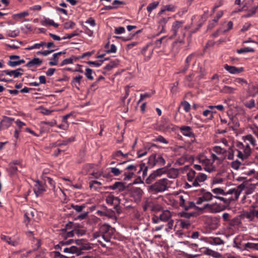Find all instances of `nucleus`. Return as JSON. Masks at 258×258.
Listing matches in <instances>:
<instances>
[{
    "instance_id": "37",
    "label": "nucleus",
    "mask_w": 258,
    "mask_h": 258,
    "mask_svg": "<svg viewBox=\"0 0 258 258\" xmlns=\"http://www.w3.org/2000/svg\"><path fill=\"white\" fill-rule=\"evenodd\" d=\"M241 217L248 219L250 221L253 220V215L251 211V208L249 211H244L241 214Z\"/></svg>"
},
{
    "instance_id": "38",
    "label": "nucleus",
    "mask_w": 258,
    "mask_h": 258,
    "mask_svg": "<svg viewBox=\"0 0 258 258\" xmlns=\"http://www.w3.org/2000/svg\"><path fill=\"white\" fill-rule=\"evenodd\" d=\"M216 113V111L209 108L203 111V115L205 117H208L209 119L212 120L214 118L213 113Z\"/></svg>"
},
{
    "instance_id": "18",
    "label": "nucleus",
    "mask_w": 258,
    "mask_h": 258,
    "mask_svg": "<svg viewBox=\"0 0 258 258\" xmlns=\"http://www.w3.org/2000/svg\"><path fill=\"white\" fill-rule=\"evenodd\" d=\"M14 120V119L13 118L5 116L0 122V131L8 128L11 125Z\"/></svg>"
},
{
    "instance_id": "23",
    "label": "nucleus",
    "mask_w": 258,
    "mask_h": 258,
    "mask_svg": "<svg viewBox=\"0 0 258 258\" xmlns=\"http://www.w3.org/2000/svg\"><path fill=\"white\" fill-rule=\"evenodd\" d=\"M213 151L224 159L227 156V151L220 146H215L213 149Z\"/></svg>"
},
{
    "instance_id": "32",
    "label": "nucleus",
    "mask_w": 258,
    "mask_h": 258,
    "mask_svg": "<svg viewBox=\"0 0 258 258\" xmlns=\"http://www.w3.org/2000/svg\"><path fill=\"white\" fill-rule=\"evenodd\" d=\"M109 188L113 190L117 189L118 191H122L124 190L125 186L121 182H116L112 185L110 186Z\"/></svg>"
},
{
    "instance_id": "56",
    "label": "nucleus",
    "mask_w": 258,
    "mask_h": 258,
    "mask_svg": "<svg viewBox=\"0 0 258 258\" xmlns=\"http://www.w3.org/2000/svg\"><path fill=\"white\" fill-rule=\"evenodd\" d=\"M254 51V49L252 48L246 47L237 50V53L240 54L246 52H253Z\"/></svg>"
},
{
    "instance_id": "45",
    "label": "nucleus",
    "mask_w": 258,
    "mask_h": 258,
    "mask_svg": "<svg viewBox=\"0 0 258 258\" xmlns=\"http://www.w3.org/2000/svg\"><path fill=\"white\" fill-rule=\"evenodd\" d=\"M7 171L10 175H13L16 174L18 169L17 167L14 166L12 164H9V167L7 169Z\"/></svg>"
},
{
    "instance_id": "8",
    "label": "nucleus",
    "mask_w": 258,
    "mask_h": 258,
    "mask_svg": "<svg viewBox=\"0 0 258 258\" xmlns=\"http://www.w3.org/2000/svg\"><path fill=\"white\" fill-rule=\"evenodd\" d=\"M113 229L108 224H104L99 228V232L106 241H109L110 237L113 233Z\"/></svg>"
},
{
    "instance_id": "19",
    "label": "nucleus",
    "mask_w": 258,
    "mask_h": 258,
    "mask_svg": "<svg viewBox=\"0 0 258 258\" xmlns=\"http://www.w3.org/2000/svg\"><path fill=\"white\" fill-rule=\"evenodd\" d=\"M237 147L238 149L242 151L243 154H244V156H246L247 158L250 155L251 149L248 143H246L245 146H244L242 143H238L237 145Z\"/></svg>"
},
{
    "instance_id": "12",
    "label": "nucleus",
    "mask_w": 258,
    "mask_h": 258,
    "mask_svg": "<svg viewBox=\"0 0 258 258\" xmlns=\"http://www.w3.org/2000/svg\"><path fill=\"white\" fill-rule=\"evenodd\" d=\"M257 8V3H254L252 0L249 1L248 3L243 7L244 10H247L248 12V13L245 16V17H250L252 15L254 14Z\"/></svg>"
},
{
    "instance_id": "31",
    "label": "nucleus",
    "mask_w": 258,
    "mask_h": 258,
    "mask_svg": "<svg viewBox=\"0 0 258 258\" xmlns=\"http://www.w3.org/2000/svg\"><path fill=\"white\" fill-rule=\"evenodd\" d=\"M183 22L182 21H177L174 22L172 26V31L173 33V36H175L177 34V32L178 29L181 27Z\"/></svg>"
},
{
    "instance_id": "64",
    "label": "nucleus",
    "mask_w": 258,
    "mask_h": 258,
    "mask_svg": "<svg viewBox=\"0 0 258 258\" xmlns=\"http://www.w3.org/2000/svg\"><path fill=\"white\" fill-rule=\"evenodd\" d=\"M181 105L183 106L184 110L185 112H188L189 111L190 109V104L186 101H184L181 103Z\"/></svg>"
},
{
    "instance_id": "57",
    "label": "nucleus",
    "mask_w": 258,
    "mask_h": 258,
    "mask_svg": "<svg viewBox=\"0 0 258 258\" xmlns=\"http://www.w3.org/2000/svg\"><path fill=\"white\" fill-rule=\"evenodd\" d=\"M235 90H236V88H233L228 86H225L223 88V91L225 93L228 94L234 93Z\"/></svg>"
},
{
    "instance_id": "55",
    "label": "nucleus",
    "mask_w": 258,
    "mask_h": 258,
    "mask_svg": "<svg viewBox=\"0 0 258 258\" xmlns=\"http://www.w3.org/2000/svg\"><path fill=\"white\" fill-rule=\"evenodd\" d=\"M241 223L240 219L238 217H235L231 221L230 224L232 226H239Z\"/></svg>"
},
{
    "instance_id": "35",
    "label": "nucleus",
    "mask_w": 258,
    "mask_h": 258,
    "mask_svg": "<svg viewBox=\"0 0 258 258\" xmlns=\"http://www.w3.org/2000/svg\"><path fill=\"white\" fill-rule=\"evenodd\" d=\"M66 52H59L57 53H54L53 54V57L51 58V61L49 62V64L50 66H56L58 63V56L62 54H65Z\"/></svg>"
},
{
    "instance_id": "20",
    "label": "nucleus",
    "mask_w": 258,
    "mask_h": 258,
    "mask_svg": "<svg viewBox=\"0 0 258 258\" xmlns=\"http://www.w3.org/2000/svg\"><path fill=\"white\" fill-rule=\"evenodd\" d=\"M224 68L231 74H237L244 71V69L242 67L236 68L235 66H229L227 64H224Z\"/></svg>"
},
{
    "instance_id": "63",
    "label": "nucleus",
    "mask_w": 258,
    "mask_h": 258,
    "mask_svg": "<svg viewBox=\"0 0 258 258\" xmlns=\"http://www.w3.org/2000/svg\"><path fill=\"white\" fill-rule=\"evenodd\" d=\"M241 165V163L240 161L237 160H235L231 163V167L237 170L239 169V167Z\"/></svg>"
},
{
    "instance_id": "11",
    "label": "nucleus",
    "mask_w": 258,
    "mask_h": 258,
    "mask_svg": "<svg viewBox=\"0 0 258 258\" xmlns=\"http://www.w3.org/2000/svg\"><path fill=\"white\" fill-rule=\"evenodd\" d=\"M171 214L168 210H165L160 214L159 216H154L152 221L154 224L159 223L161 221L167 222L171 219Z\"/></svg>"
},
{
    "instance_id": "47",
    "label": "nucleus",
    "mask_w": 258,
    "mask_h": 258,
    "mask_svg": "<svg viewBox=\"0 0 258 258\" xmlns=\"http://www.w3.org/2000/svg\"><path fill=\"white\" fill-rule=\"evenodd\" d=\"M1 238L4 241H6L9 244H11L13 246H15L17 244V243L16 241L12 240L11 238L9 236L2 235L1 236Z\"/></svg>"
},
{
    "instance_id": "33",
    "label": "nucleus",
    "mask_w": 258,
    "mask_h": 258,
    "mask_svg": "<svg viewBox=\"0 0 258 258\" xmlns=\"http://www.w3.org/2000/svg\"><path fill=\"white\" fill-rule=\"evenodd\" d=\"M35 211L34 210H30L27 211L24 215L25 216V223L27 225L29 222L33 218L34 216Z\"/></svg>"
},
{
    "instance_id": "48",
    "label": "nucleus",
    "mask_w": 258,
    "mask_h": 258,
    "mask_svg": "<svg viewBox=\"0 0 258 258\" xmlns=\"http://www.w3.org/2000/svg\"><path fill=\"white\" fill-rule=\"evenodd\" d=\"M180 226L183 229H188L191 226L190 223L188 220H180Z\"/></svg>"
},
{
    "instance_id": "34",
    "label": "nucleus",
    "mask_w": 258,
    "mask_h": 258,
    "mask_svg": "<svg viewBox=\"0 0 258 258\" xmlns=\"http://www.w3.org/2000/svg\"><path fill=\"white\" fill-rule=\"evenodd\" d=\"M42 24L44 26H53L55 28L58 27L59 25L55 23L53 20L49 18L44 17L43 21L41 22Z\"/></svg>"
},
{
    "instance_id": "60",
    "label": "nucleus",
    "mask_w": 258,
    "mask_h": 258,
    "mask_svg": "<svg viewBox=\"0 0 258 258\" xmlns=\"http://www.w3.org/2000/svg\"><path fill=\"white\" fill-rule=\"evenodd\" d=\"M161 125L164 129H169L171 128L172 124L169 121L168 119H165L162 122Z\"/></svg>"
},
{
    "instance_id": "5",
    "label": "nucleus",
    "mask_w": 258,
    "mask_h": 258,
    "mask_svg": "<svg viewBox=\"0 0 258 258\" xmlns=\"http://www.w3.org/2000/svg\"><path fill=\"white\" fill-rule=\"evenodd\" d=\"M74 241L73 239H69L65 241H61L58 244L55 246V249L57 251H52L50 253L51 256L53 258H68L67 256L63 255L60 254L59 250L63 251V248H69V247H66L65 244H70Z\"/></svg>"
},
{
    "instance_id": "25",
    "label": "nucleus",
    "mask_w": 258,
    "mask_h": 258,
    "mask_svg": "<svg viewBox=\"0 0 258 258\" xmlns=\"http://www.w3.org/2000/svg\"><path fill=\"white\" fill-rule=\"evenodd\" d=\"M178 202L179 206L182 207L183 209L185 208L186 203L188 200V196L186 194H184L183 195H179L177 197Z\"/></svg>"
},
{
    "instance_id": "50",
    "label": "nucleus",
    "mask_w": 258,
    "mask_h": 258,
    "mask_svg": "<svg viewBox=\"0 0 258 258\" xmlns=\"http://www.w3.org/2000/svg\"><path fill=\"white\" fill-rule=\"evenodd\" d=\"M29 13L28 12H23L22 13H20L18 14H14L13 15V18L14 19L18 20L19 19H21L25 17L28 16Z\"/></svg>"
},
{
    "instance_id": "40",
    "label": "nucleus",
    "mask_w": 258,
    "mask_h": 258,
    "mask_svg": "<svg viewBox=\"0 0 258 258\" xmlns=\"http://www.w3.org/2000/svg\"><path fill=\"white\" fill-rule=\"evenodd\" d=\"M209 243L211 244L220 245L224 244V241L219 237H214L210 238Z\"/></svg>"
},
{
    "instance_id": "10",
    "label": "nucleus",
    "mask_w": 258,
    "mask_h": 258,
    "mask_svg": "<svg viewBox=\"0 0 258 258\" xmlns=\"http://www.w3.org/2000/svg\"><path fill=\"white\" fill-rule=\"evenodd\" d=\"M199 161L204 166V169L206 171L212 172L215 170V165L211 159H208L204 156H202L200 157Z\"/></svg>"
},
{
    "instance_id": "4",
    "label": "nucleus",
    "mask_w": 258,
    "mask_h": 258,
    "mask_svg": "<svg viewBox=\"0 0 258 258\" xmlns=\"http://www.w3.org/2000/svg\"><path fill=\"white\" fill-rule=\"evenodd\" d=\"M75 241L79 246H71L69 248H63L64 253H74L79 256L81 254V250H88L92 248L90 244L84 239H77Z\"/></svg>"
},
{
    "instance_id": "7",
    "label": "nucleus",
    "mask_w": 258,
    "mask_h": 258,
    "mask_svg": "<svg viewBox=\"0 0 258 258\" xmlns=\"http://www.w3.org/2000/svg\"><path fill=\"white\" fill-rule=\"evenodd\" d=\"M148 164L151 167L155 165L162 166L165 164V160L160 154H152L149 158Z\"/></svg>"
},
{
    "instance_id": "27",
    "label": "nucleus",
    "mask_w": 258,
    "mask_h": 258,
    "mask_svg": "<svg viewBox=\"0 0 258 258\" xmlns=\"http://www.w3.org/2000/svg\"><path fill=\"white\" fill-rule=\"evenodd\" d=\"M149 45H147L144 47L143 48V49L141 50V53L142 54L145 55V60L147 61L150 59L151 58V56L152 55L153 52V49H151L149 50V54L146 55V51L148 50L149 48Z\"/></svg>"
},
{
    "instance_id": "29",
    "label": "nucleus",
    "mask_w": 258,
    "mask_h": 258,
    "mask_svg": "<svg viewBox=\"0 0 258 258\" xmlns=\"http://www.w3.org/2000/svg\"><path fill=\"white\" fill-rule=\"evenodd\" d=\"M42 61L39 58H34L30 61H28L26 66L28 68H31L34 66H40L42 64Z\"/></svg>"
},
{
    "instance_id": "13",
    "label": "nucleus",
    "mask_w": 258,
    "mask_h": 258,
    "mask_svg": "<svg viewBox=\"0 0 258 258\" xmlns=\"http://www.w3.org/2000/svg\"><path fill=\"white\" fill-rule=\"evenodd\" d=\"M125 169L129 171H133L135 173V171L138 170V173H139L141 171L143 170V175L145 176L147 175L148 168L145 166L144 164L140 165H129Z\"/></svg>"
},
{
    "instance_id": "49",
    "label": "nucleus",
    "mask_w": 258,
    "mask_h": 258,
    "mask_svg": "<svg viewBox=\"0 0 258 258\" xmlns=\"http://www.w3.org/2000/svg\"><path fill=\"white\" fill-rule=\"evenodd\" d=\"M165 11L174 12L175 11V7L172 5H166L164 6L163 9L161 10L160 11L159 14L160 15L163 14V13Z\"/></svg>"
},
{
    "instance_id": "6",
    "label": "nucleus",
    "mask_w": 258,
    "mask_h": 258,
    "mask_svg": "<svg viewBox=\"0 0 258 258\" xmlns=\"http://www.w3.org/2000/svg\"><path fill=\"white\" fill-rule=\"evenodd\" d=\"M200 209L202 210H206L208 212L212 213H217L223 211L225 209V206L215 202L211 204H206Z\"/></svg>"
},
{
    "instance_id": "59",
    "label": "nucleus",
    "mask_w": 258,
    "mask_h": 258,
    "mask_svg": "<svg viewBox=\"0 0 258 258\" xmlns=\"http://www.w3.org/2000/svg\"><path fill=\"white\" fill-rule=\"evenodd\" d=\"M71 207L77 212H81L82 211V210L84 209L85 208L86 206L85 205H72Z\"/></svg>"
},
{
    "instance_id": "36",
    "label": "nucleus",
    "mask_w": 258,
    "mask_h": 258,
    "mask_svg": "<svg viewBox=\"0 0 258 258\" xmlns=\"http://www.w3.org/2000/svg\"><path fill=\"white\" fill-rule=\"evenodd\" d=\"M74 229L76 234L79 236L84 235L86 232V230L85 229V228L77 223H76V226H75Z\"/></svg>"
},
{
    "instance_id": "26",
    "label": "nucleus",
    "mask_w": 258,
    "mask_h": 258,
    "mask_svg": "<svg viewBox=\"0 0 258 258\" xmlns=\"http://www.w3.org/2000/svg\"><path fill=\"white\" fill-rule=\"evenodd\" d=\"M212 191L216 195L215 196L220 197L219 195L223 196L222 197L227 198L228 195H231L230 194H228L227 191H225L223 189L221 188H215L212 189Z\"/></svg>"
},
{
    "instance_id": "53",
    "label": "nucleus",
    "mask_w": 258,
    "mask_h": 258,
    "mask_svg": "<svg viewBox=\"0 0 258 258\" xmlns=\"http://www.w3.org/2000/svg\"><path fill=\"white\" fill-rule=\"evenodd\" d=\"M227 153H228V154H227V159L233 160L234 157V151L232 146H229L228 151H227Z\"/></svg>"
},
{
    "instance_id": "51",
    "label": "nucleus",
    "mask_w": 258,
    "mask_h": 258,
    "mask_svg": "<svg viewBox=\"0 0 258 258\" xmlns=\"http://www.w3.org/2000/svg\"><path fill=\"white\" fill-rule=\"evenodd\" d=\"M76 223H74L73 222H70L66 224V228L62 229L61 230V232H67V231L69 230H73V229H74V227H75V226H76Z\"/></svg>"
},
{
    "instance_id": "15",
    "label": "nucleus",
    "mask_w": 258,
    "mask_h": 258,
    "mask_svg": "<svg viewBox=\"0 0 258 258\" xmlns=\"http://www.w3.org/2000/svg\"><path fill=\"white\" fill-rule=\"evenodd\" d=\"M213 198H215L211 192L209 191L204 192L201 197H199L196 202V204L201 205L203 202H208L212 200Z\"/></svg>"
},
{
    "instance_id": "16",
    "label": "nucleus",
    "mask_w": 258,
    "mask_h": 258,
    "mask_svg": "<svg viewBox=\"0 0 258 258\" xmlns=\"http://www.w3.org/2000/svg\"><path fill=\"white\" fill-rule=\"evenodd\" d=\"M165 173V170L164 168H159L154 171L151 173L149 177L146 179V182L147 183H150L153 180L155 179L157 177L161 176Z\"/></svg>"
},
{
    "instance_id": "54",
    "label": "nucleus",
    "mask_w": 258,
    "mask_h": 258,
    "mask_svg": "<svg viewBox=\"0 0 258 258\" xmlns=\"http://www.w3.org/2000/svg\"><path fill=\"white\" fill-rule=\"evenodd\" d=\"M159 5L158 2H154L150 3L147 7V10L148 12L151 13L154 9H156Z\"/></svg>"
},
{
    "instance_id": "9",
    "label": "nucleus",
    "mask_w": 258,
    "mask_h": 258,
    "mask_svg": "<svg viewBox=\"0 0 258 258\" xmlns=\"http://www.w3.org/2000/svg\"><path fill=\"white\" fill-rule=\"evenodd\" d=\"M184 43V36H183L181 38H179L177 40L173 43L172 48L170 50H168L166 48H164L163 51L166 54H169L171 52L175 54L178 52L181 45L183 44Z\"/></svg>"
},
{
    "instance_id": "46",
    "label": "nucleus",
    "mask_w": 258,
    "mask_h": 258,
    "mask_svg": "<svg viewBox=\"0 0 258 258\" xmlns=\"http://www.w3.org/2000/svg\"><path fill=\"white\" fill-rule=\"evenodd\" d=\"M76 56H72V57L64 59L62 60V61L60 63V66H63L64 65H66L68 64H72L73 63L74 61H76L75 59Z\"/></svg>"
},
{
    "instance_id": "39",
    "label": "nucleus",
    "mask_w": 258,
    "mask_h": 258,
    "mask_svg": "<svg viewBox=\"0 0 258 258\" xmlns=\"http://www.w3.org/2000/svg\"><path fill=\"white\" fill-rule=\"evenodd\" d=\"M172 36L167 38L165 36L162 37L160 39L156 40L155 44L157 47H160L162 42L164 44H166L167 43L168 41L170 40L172 38Z\"/></svg>"
},
{
    "instance_id": "3",
    "label": "nucleus",
    "mask_w": 258,
    "mask_h": 258,
    "mask_svg": "<svg viewBox=\"0 0 258 258\" xmlns=\"http://www.w3.org/2000/svg\"><path fill=\"white\" fill-rule=\"evenodd\" d=\"M172 181L167 178L160 179L149 186L148 190L153 194L163 192L171 187Z\"/></svg>"
},
{
    "instance_id": "58",
    "label": "nucleus",
    "mask_w": 258,
    "mask_h": 258,
    "mask_svg": "<svg viewBox=\"0 0 258 258\" xmlns=\"http://www.w3.org/2000/svg\"><path fill=\"white\" fill-rule=\"evenodd\" d=\"M93 70L90 68H87L86 69V72L85 75L88 79L90 80H93L94 79V77L92 76Z\"/></svg>"
},
{
    "instance_id": "43",
    "label": "nucleus",
    "mask_w": 258,
    "mask_h": 258,
    "mask_svg": "<svg viewBox=\"0 0 258 258\" xmlns=\"http://www.w3.org/2000/svg\"><path fill=\"white\" fill-rule=\"evenodd\" d=\"M205 253L209 255H211L216 258H221V254L218 252L212 250L210 249L207 248Z\"/></svg>"
},
{
    "instance_id": "44",
    "label": "nucleus",
    "mask_w": 258,
    "mask_h": 258,
    "mask_svg": "<svg viewBox=\"0 0 258 258\" xmlns=\"http://www.w3.org/2000/svg\"><path fill=\"white\" fill-rule=\"evenodd\" d=\"M244 246L245 250H248V249L258 250V243L247 242L244 244Z\"/></svg>"
},
{
    "instance_id": "41",
    "label": "nucleus",
    "mask_w": 258,
    "mask_h": 258,
    "mask_svg": "<svg viewBox=\"0 0 258 258\" xmlns=\"http://www.w3.org/2000/svg\"><path fill=\"white\" fill-rule=\"evenodd\" d=\"M211 159L214 163H216L217 165L221 163V162L224 160L222 158V157H220L217 154L214 153H212Z\"/></svg>"
},
{
    "instance_id": "1",
    "label": "nucleus",
    "mask_w": 258,
    "mask_h": 258,
    "mask_svg": "<svg viewBox=\"0 0 258 258\" xmlns=\"http://www.w3.org/2000/svg\"><path fill=\"white\" fill-rule=\"evenodd\" d=\"M207 178L206 174L202 172H196L194 169H190L187 173L188 182L185 183L184 187L189 188L201 186Z\"/></svg>"
},
{
    "instance_id": "14",
    "label": "nucleus",
    "mask_w": 258,
    "mask_h": 258,
    "mask_svg": "<svg viewBox=\"0 0 258 258\" xmlns=\"http://www.w3.org/2000/svg\"><path fill=\"white\" fill-rule=\"evenodd\" d=\"M143 191L139 187H133L131 190V197L136 203L141 201Z\"/></svg>"
},
{
    "instance_id": "24",
    "label": "nucleus",
    "mask_w": 258,
    "mask_h": 258,
    "mask_svg": "<svg viewBox=\"0 0 258 258\" xmlns=\"http://www.w3.org/2000/svg\"><path fill=\"white\" fill-rule=\"evenodd\" d=\"M106 203L110 205L115 206L119 204V199L117 197H115L112 195H109L107 196L106 198Z\"/></svg>"
},
{
    "instance_id": "22",
    "label": "nucleus",
    "mask_w": 258,
    "mask_h": 258,
    "mask_svg": "<svg viewBox=\"0 0 258 258\" xmlns=\"http://www.w3.org/2000/svg\"><path fill=\"white\" fill-rule=\"evenodd\" d=\"M22 71L23 70L22 69L19 68L12 71L5 70L4 71V73L10 76H14V78H18L23 75Z\"/></svg>"
},
{
    "instance_id": "21",
    "label": "nucleus",
    "mask_w": 258,
    "mask_h": 258,
    "mask_svg": "<svg viewBox=\"0 0 258 258\" xmlns=\"http://www.w3.org/2000/svg\"><path fill=\"white\" fill-rule=\"evenodd\" d=\"M180 131L184 136L190 138H194L195 137V134L192 132L191 127L189 126H181L180 127Z\"/></svg>"
},
{
    "instance_id": "52",
    "label": "nucleus",
    "mask_w": 258,
    "mask_h": 258,
    "mask_svg": "<svg viewBox=\"0 0 258 258\" xmlns=\"http://www.w3.org/2000/svg\"><path fill=\"white\" fill-rule=\"evenodd\" d=\"M244 105L246 107L251 109L254 107H256V103H255V101L253 99H251L249 101H246L244 102Z\"/></svg>"
},
{
    "instance_id": "61",
    "label": "nucleus",
    "mask_w": 258,
    "mask_h": 258,
    "mask_svg": "<svg viewBox=\"0 0 258 258\" xmlns=\"http://www.w3.org/2000/svg\"><path fill=\"white\" fill-rule=\"evenodd\" d=\"M196 203H195L193 202L189 201L187 200L184 210L187 211L190 209L195 208L196 207Z\"/></svg>"
},
{
    "instance_id": "30",
    "label": "nucleus",
    "mask_w": 258,
    "mask_h": 258,
    "mask_svg": "<svg viewBox=\"0 0 258 258\" xmlns=\"http://www.w3.org/2000/svg\"><path fill=\"white\" fill-rule=\"evenodd\" d=\"M83 78L82 76L78 75L73 78L71 81V84L73 87H75L78 90H79V86L80 85L81 81Z\"/></svg>"
},
{
    "instance_id": "17",
    "label": "nucleus",
    "mask_w": 258,
    "mask_h": 258,
    "mask_svg": "<svg viewBox=\"0 0 258 258\" xmlns=\"http://www.w3.org/2000/svg\"><path fill=\"white\" fill-rule=\"evenodd\" d=\"M46 186L44 184L36 181L34 186V191L37 197L42 195L46 190Z\"/></svg>"
},
{
    "instance_id": "28",
    "label": "nucleus",
    "mask_w": 258,
    "mask_h": 258,
    "mask_svg": "<svg viewBox=\"0 0 258 258\" xmlns=\"http://www.w3.org/2000/svg\"><path fill=\"white\" fill-rule=\"evenodd\" d=\"M242 139L245 143L248 142L253 147L256 145V141L255 138L250 134H248L245 136H243L242 137Z\"/></svg>"
},
{
    "instance_id": "2",
    "label": "nucleus",
    "mask_w": 258,
    "mask_h": 258,
    "mask_svg": "<svg viewBox=\"0 0 258 258\" xmlns=\"http://www.w3.org/2000/svg\"><path fill=\"white\" fill-rule=\"evenodd\" d=\"M246 183L243 182L238 185L236 188H231L228 190V194H230L231 196L229 198L215 196L217 199L223 202L226 205L230 204L232 201L237 200L239 195L242 190L245 188Z\"/></svg>"
},
{
    "instance_id": "62",
    "label": "nucleus",
    "mask_w": 258,
    "mask_h": 258,
    "mask_svg": "<svg viewBox=\"0 0 258 258\" xmlns=\"http://www.w3.org/2000/svg\"><path fill=\"white\" fill-rule=\"evenodd\" d=\"M8 36L10 37L15 38L19 35V31L18 30L7 31Z\"/></svg>"
},
{
    "instance_id": "42",
    "label": "nucleus",
    "mask_w": 258,
    "mask_h": 258,
    "mask_svg": "<svg viewBox=\"0 0 258 258\" xmlns=\"http://www.w3.org/2000/svg\"><path fill=\"white\" fill-rule=\"evenodd\" d=\"M60 234L61 235L62 237L67 239L68 237H73L75 235V234H76V233H75V229H73V230H71L69 231H67V232H61Z\"/></svg>"
}]
</instances>
